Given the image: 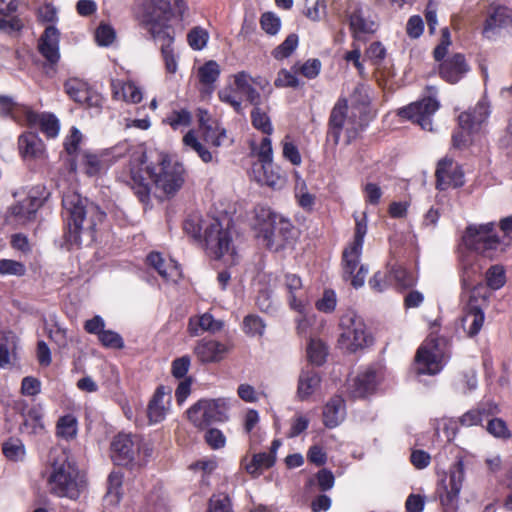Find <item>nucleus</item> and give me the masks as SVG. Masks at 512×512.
I'll use <instances>...</instances> for the list:
<instances>
[{"label": "nucleus", "mask_w": 512, "mask_h": 512, "mask_svg": "<svg viewBox=\"0 0 512 512\" xmlns=\"http://www.w3.org/2000/svg\"><path fill=\"white\" fill-rule=\"evenodd\" d=\"M143 162L137 159L129 164L128 179L125 182L134 190L142 203L150 200V186L145 175L160 189L164 195H174L184 183V168L182 164L172 163L166 156H161L153 166L142 168Z\"/></svg>", "instance_id": "f257e3e1"}, {"label": "nucleus", "mask_w": 512, "mask_h": 512, "mask_svg": "<svg viewBox=\"0 0 512 512\" xmlns=\"http://www.w3.org/2000/svg\"><path fill=\"white\" fill-rule=\"evenodd\" d=\"M62 205L67 224L64 234L66 244L80 247L83 243L94 242L96 227L104 221L105 212L76 192L64 195Z\"/></svg>", "instance_id": "f03ea898"}, {"label": "nucleus", "mask_w": 512, "mask_h": 512, "mask_svg": "<svg viewBox=\"0 0 512 512\" xmlns=\"http://www.w3.org/2000/svg\"><path fill=\"white\" fill-rule=\"evenodd\" d=\"M51 471L47 479L51 494L58 497L78 498L82 487L79 470L73 458L66 450H54L50 453Z\"/></svg>", "instance_id": "7ed1b4c3"}, {"label": "nucleus", "mask_w": 512, "mask_h": 512, "mask_svg": "<svg viewBox=\"0 0 512 512\" xmlns=\"http://www.w3.org/2000/svg\"><path fill=\"white\" fill-rule=\"evenodd\" d=\"M255 230L263 245L275 251L283 248L295 234V228L289 219L262 205L255 208Z\"/></svg>", "instance_id": "20e7f679"}, {"label": "nucleus", "mask_w": 512, "mask_h": 512, "mask_svg": "<svg viewBox=\"0 0 512 512\" xmlns=\"http://www.w3.org/2000/svg\"><path fill=\"white\" fill-rule=\"evenodd\" d=\"M463 245L484 258L493 260L498 252L503 253L509 243L504 244L496 232L494 222L469 224L462 235Z\"/></svg>", "instance_id": "39448f33"}, {"label": "nucleus", "mask_w": 512, "mask_h": 512, "mask_svg": "<svg viewBox=\"0 0 512 512\" xmlns=\"http://www.w3.org/2000/svg\"><path fill=\"white\" fill-rule=\"evenodd\" d=\"M340 327L342 332L339 343L349 352H356L372 342L362 318L353 311H348L341 317Z\"/></svg>", "instance_id": "423d86ee"}, {"label": "nucleus", "mask_w": 512, "mask_h": 512, "mask_svg": "<svg viewBox=\"0 0 512 512\" xmlns=\"http://www.w3.org/2000/svg\"><path fill=\"white\" fill-rule=\"evenodd\" d=\"M464 477V463L460 458L450 467L448 477L442 479L436 489L444 512L456 511Z\"/></svg>", "instance_id": "0eeeda50"}, {"label": "nucleus", "mask_w": 512, "mask_h": 512, "mask_svg": "<svg viewBox=\"0 0 512 512\" xmlns=\"http://www.w3.org/2000/svg\"><path fill=\"white\" fill-rule=\"evenodd\" d=\"M187 416L190 422L199 429H205L215 422L227 419L226 404L223 399H201L192 405Z\"/></svg>", "instance_id": "6e6552de"}, {"label": "nucleus", "mask_w": 512, "mask_h": 512, "mask_svg": "<svg viewBox=\"0 0 512 512\" xmlns=\"http://www.w3.org/2000/svg\"><path fill=\"white\" fill-rule=\"evenodd\" d=\"M483 290L484 287L482 285H477L472 289L468 303L464 309V315L461 319L462 328L469 337L476 336L484 323V312L479 304V300H481L482 303H486L488 295L486 291L482 293Z\"/></svg>", "instance_id": "1a4fd4ad"}, {"label": "nucleus", "mask_w": 512, "mask_h": 512, "mask_svg": "<svg viewBox=\"0 0 512 512\" xmlns=\"http://www.w3.org/2000/svg\"><path fill=\"white\" fill-rule=\"evenodd\" d=\"M204 241L207 253L211 257L220 259L225 254L230 253V256L233 258L235 251L234 249H230V233L227 229L222 227L218 219H213L212 222L205 227Z\"/></svg>", "instance_id": "9d476101"}, {"label": "nucleus", "mask_w": 512, "mask_h": 512, "mask_svg": "<svg viewBox=\"0 0 512 512\" xmlns=\"http://www.w3.org/2000/svg\"><path fill=\"white\" fill-rule=\"evenodd\" d=\"M439 103L432 97H425L400 108L398 115L417 123L423 130L432 131V115L438 110Z\"/></svg>", "instance_id": "9b49d317"}, {"label": "nucleus", "mask_w": 512, "mask_h": 512, "mask_svg": "<svg viewBox=\"0 0 512 512\" xmlns=\"http://www.w3.org/2000/svg\"><path fill=\"white\" fill-rule=\"evenodd\" d=\"M348 103L346 99H339L331 110L329 121H328V139H332L333 143L337 145L339 143L340 135L342 130L345 128L348 133V141L354 138L357 134V128L351 119L347 116Z\"/></svg>", "instance_id": "f8f14e48"}, {"label": "nucleus", "mask_w": 512, "mask_h": 512, "mask_svg": "<svg viewBox=\"0 0 512 512\" xmlns=\"http://www.w3.org/2000/svg\"><path fill=\"white\" fill-rule=\"evenodd\" d=\"M441 369V356L436 340L431 339L418 348L414 359V370L418 375H435Z\"/></svg>", "instance_id": "ddd939ff"}, {"label": "nucleus", "mask_w": 512, "mask_h": 512, "mask_svg": "<svg viewBox=\"0 0 512 512\" xmlns=\"http://www.w3.org/2000/svg\"><path fill=\"white\" fill-rule=\"evenodd\" d=\"M140 449V440L136 435L119 433L111 443V457L116 465L131 464Z\"/></svg>", "instance_id": "4468645a"}, {"label": "nucleus", "mask_w": 512, "mask_h": 512, "mask_svg": "<svg viewBox=\"0 0 512 512\" xmlns=\"http://www.w3.org/2000/svg\"><path fill=\"white\" fill-rule=\"evenodd\" d=\"M173 17L174 12L169 0H150L144 13V21L150 25V32L153 27L156 31H168L167 23Z\"/></svg>", "instance_id": "2eb2a0df"}, {"label": "nucleus", "mask_w": 512, "mask_h": 512, "mask_svg": "<svg viewBox=\"0 0 512 512\" xmlns=\"http://www.w3.org/2000/svg\"><path fill=\"white\" fill-rule=\"evenodd\" d=\"M435 176L438 190H446L449 186L459 188L464 185L463 171L449 158H443L438 162Z\"/></svg>", "instance_id": "dca6fc26"}, {"label": "nucleus", "mask_w": 512, "mask_h": 512, "mask_svg": "<svg viewBox=\"0 0 512 512\" xmlns=\"http://www.w3.org/2000/svg\"><path fill=\"white\" fill-rule=\"evenodd\" d=\"M469 70L463 54L456 53L439 64V75L448 83H457Z\"/></svg>", "instance_id": "f3484780"}, {"label": "nucleus", "mask_w": 512, "mask_h": 512, "mask_svg": "<svg viewBox=\"0 0 512 512\" xmlns=\"http://www.w3.org/2000/svg\"><path fill=\"white\" fill-rule=\"evenodd\" d=\"M228 352V347L216 340L203 338L194 347V354L202 363L220 362Z\"/></svg>", "instance_id": "a211bd4d"}, {"label": "nucleus", "mask_w": 512, "mask_h": 512, "mask_svg": "<svg viewBox=\"0 0 512 512\" xmlns=\"http://www.w3.org/2000/svg\"><path fill=\"white\" fill-rule=\"evenodd\" d=\"M59 31L54 26H48L41 35L38 44L40 54L53 66L60 58Z\"/></svg>", "instance_id": "6ab92c4d"}, {"label": "nucleus", "mask_w": 512, "mask_h": 512, "mask_svg": "<svg viewBox=\"0 0 512 512\" xmlns=\"http://www.w3.org/2000/svg\"><path fill=\"white\" fill-rule=\"evenodd\" d=\"M0 113L18 122H26L28 125L34 124L38 118V114L29 107L15 103L8 96H0Z\"/></svg>", "instance_id": "aec40b11"}, {"label": "nucleus", "mask_w": 512, "mask_h": 512, "mask_svg": "<svg viewBox=\"0 0 512 512\" xmlns=\"http://www.w3.org/2000/svg\"><path fill=\"white\" fill-rule=\"evenodd\" d=\"M42 205V200L36 196H28L10 208V215L17 224L24 225L33 221L36 212Z\"/></svg>", "instance_id": "412c9836"}, {"label": "nucleus", "mask_w": 512, "mask_h": 512, "mask_svg": "<svg viewBox=\"0 0 512 512\" xmlns=\"http://www.w3.org/2000/svg\"><path fill=\"white\" fill-rule=\"evenodd\" d=\"M376 373L373 370H367L358 374L348 384L349 395L356 398H364L375 391Z\"/></svg>", "instance_id": "4be33fe9"}, {"label": "nucleus", "mask_w": 512, "mask_h": 512, "mask_svg": "<svg viewBox=\"0 0 512 512\" xmlns=\"http://www.w3.org/2000/svg\"><path fill=\"white\" fill-rule=\"evenodd\" d=\"M492 12L485 21L483 34L490 37L496 28L512 26V10L506 6L491 5Z\"/></svg>", "instance_id": "5701e85b"}, {"label": "nucleus", "mask_w": 512, "mask_h": 512, "mask_svg": "<svg viewBox=\"0 0 512 512\" xmlns=\"http://www.w3.org/2000/svg\"><path fill=\"white\" fill-rule=\"evenodd\" d=\"M112 96L116 100L130 103H139L142 100L141 90L133 82H122L118 79L111 81Z\"/></svg>", "instance_id": "b1692460"}, {"label": "nucleus", "mask_w": 512, "mask_h": 512, "mask_svg": "<svg viewBox=\"0 0 512 512\" xmlns=\"http://www.w3.org/2000/svg\"><path fill=\"white\" fill-rule=\"evenodd\" d=\"M151 35L154 39H158L162 42L161 53L167 72L175 73L177 70V62L172 48L173 36L170 35L169 31H156L155 27L151 29Z\"/></svg>", "instance_id": "393cba45"}, {"label": "nucleus", "mask_w": 512, "mask_h": 512, "mask_svg": "<svg viewBox=\"0 0 512 512\" xmlns=\"http://www.w3.org/2000/svg\"><path fill=\"white\" fill-rule=\"evenodd\" d=\"M20 154L24 158H40L44 154V144L34 132H26L18 139Z\"/></svg>", "instance_id": "a878e982"}, {"label": "nucleus", "mask_w": 512, "mask_h": 512, "mask_svg": "<svg viewBox=\"0 0 512 512\" xmlns=\"http://www.w3.org/2000/svg\"><path fill=\"white\" fill-rule=\"evenodd\" d=\"M224 327V322L216 320L210 313H204L203 315L190 318L188 324V331L191 336H198L199 329L210 333H217Z\"/></svg>", "instance_id": "bb28decb"}, {"label": "nucleus", "mask_w": 512, "mask_h": 512, "mask_svg": "<svg viewBox=\"0 0 512 512\" xmlns=\"http://www.w3.org/2000/svg\"><path fill=\"white\" fill-rule=\"evenodd\" d=\"M344 400L341 396L332 397L324 407L323 422L328 428L336 427L343 418Z\"/></svg>", "instance_id": "cd10ccee"}, {"label": "nucleus", "mask_w": 512, "mask_h": 512, "mask_svg": "<svg viewBox=\"0 0 512 512\" xmlns=\"http://www.w3.org/2000/svg\"><path fill=\"white\" fill-rule=\"evenodd\" d=\"M320 384L318 373L312 369L302 370L298 379L297 394L301 400H306Z\"/></svg>", "instance_id": "c85d7f7f"}, {"label": "nucleus", "mask_w": 512, "mask_h": 512, "mask_svg": "<svg viewBox=\"0 0 512 512\" xmlns=\"http://www.w3.org/2000/svg\"><path fill=\"white\" fill-rule=\"evenodd\" d=\"M262 174L257 178V181L262 185H267L271 188H281L286 183V178L280 173L279 168H275L273 162H266L261 164Z\"/></svg>", "instance_id": "c756f323"}, {"label": "nucleus", "mask_w": 512, "mask_h": 512, "mask_svg": "<svg viewBox=\"0 0 512 512\" xmlns=\"http://www.w3.org/2000/svg\"><path fill=\"white\" fill-rule=\"evenodd\" d=\"M43 413L40 405L32 406L31 410L22 418L20 430L29 434H37L44 429Z\"/></svg>", "instance_id": "7c9ffc66"}, {"label": "nucleus", "mask_w": 512, "mask_h": 512, "mask_svg": "<svg viewBox=\"0 0 512 512\" xmlns=\"http://www.w3.org/2000/svg\"><path fill=\"white\" fill-rule=\"evenodd\" d=\"M123 474L119 471H112L107 479V491L104 501L109 505H117L122 498Z\"/></svg>", "instance_id": "2f4dec72"}, {"label": "nucleus", "mask_w": 512, "mask_h": 512, "mask_svg": "<svg viewBox=\"0 0 512 512\" xmlns=\"http://www.w3.org/2000/svg\"><path fill=\"white\" fill-rule=\"evenodd\" d=\"M285 286L289 293L290 307L297 312H303L304 302L298 295V292L302 290V281L300 277L295 274H287L285 276Z\"/></svg>", "instance_id": "473e14b6"}, {"label": "nucleus", "mask_w": 512, "mask_h": 512, "mask_svg": "<svg viewBox=\"0 0 512 512\" xmlns=\"http://www.w3.org/2000/svg\"><path fill=\"white\" fill-rule=\"evenodd\" d=\"M164 396V387L160 386L156 389L152 399L148 404L147 416L151 423H158L162 421L165 417L166 409L163 405Z\"/></svg>", "instance_id": "72a5a7b5"}, {"label": "nucleus", "mask_w": 512, "mask_h": 512, "mask_svg": "<svg viewBox=\"0 0 512 512\" xmlns=\"http://www.w3.org/2000/svg\"><path fill=\"white\" fill-rule=\"evenodd\" d=\"M276 456L266 452L256 453L252 456V460L246 465V471L253 477H258L263 470L269 469L275 464Z\"/></svg>", "instance_id": "f704fd0d"}, {"label": "nucleus", "mask_w": 512, "mask_h": 512, "mask_svg": "<svg viewBox=\"0 0 512 512\" xmlns=\"http://www.w3.org/2000/svg\"><path fill=\"white\" fill-rule=\"evenodd\" d=\"M362 249H355L354 246L349 245L346 247L342 254L343 263V278L348 280L354 274V271L358 267L359 258L361 256Z\"/></svg>", "instance_id": "c9c22d12"}, {"label": "nucleus", "mask_w": 512, "mask_h": 512, "mask_svg": "<svg viewBox=\"0 0 512 512\" xmlns=\"http://www.w3.org/2000/svg\"><path fill=\"white\" fill-rule=\"evenodd\" d=\"M220 66L214 60H209L198 69V77L201 84L212 86L220 76Z\"/></svg>", "instance_id": "e433bc0d"}, {"label": "nucleus", "mask_w": 512, "mask_h": 512, "mask_svg": "<svg viewBox=\"0 0 512 512\" xmlns=\"http://www.w3.org/2000/svg\"><path fill=\"white\" fill-rule=\"evenodd\" d=\"M65 91L75 102L82 103L87 99V84L77 78H71L64 84Z\"/></svg>", "instance_id": "4c0bfd02"}, {"label": "nucleus", "mask_w": 512, "mask_h": 512, "mask_svg": "<svg viewBox=\"0 0 512 512\" xmlns=\"http://www.w3.org/2000/svg\"><path fill=\"white\" fill-rule=\"evenodd\" d=\"M298 42L299 38L297 34H289L280 45L273 49L272 56L276 60H283L285 58H288L297 48Z\"/></svg>", "instance_id": "58836bf2"}, {"label": "nucleus", "mask_w": 512, "mask_h": 512, "mask_svg": "<svg viewBox=\"0 0 512 512\" xmlns=\"http://www.w3.org/2000/svg\"><path fill=\"white\" fill-rule=\"evenodd\" d=\"M147 263L152 266L161 277L168 280L172 275V270H176L177 267L175 265H166L165 260L158 252H151L147 256Z\"/></svg>", "instance_id": "ea45409f"}, {"label": "nucleus", "mask_w": 512, "mask_h": 512, "mask_svg": "<svg viewBox=\"0 0 512 512\" xmlns=\"http://www.w3.org/2000/svg\"><path fill=\"white\" fill-rule=\"evenodd\" d=\"M487 286L493 290L502 288L506 283L505 269L502 265H493L486 272Z\"/></svg>", "instance_id": "a19ab883"}, {"label": "nucleus", "mask_w": 512, "mask_h": 512, "mask_svg": "<svg viewBox=\"0 0 512 512\" xmlns=\"http://www.w3.org/2000/svg\"><path fill=\"white\" fill-rule=\"evenodd\" d=\"M309 361L316 365L321 366L327 356V347L320 340H311L307 349Z\"/></svg>", "instance_id": "79ce46f5"}, {"label": "nucleus", "mask_w": 512, "mask_h": 512, "mask_svg": "<svg viewBox=\"0 0 512 512\" xmlns=\"http://www.w3.org/2000/svg\"><path fill=\"white\" fill-rule=\"evenodd\" d=\"M292 70H294L295 73H300L301 75L308 79H314L320 73L321 62L319 59H308L303 64H301L300 62H296L292 66Z\"/></svg>", "instance_id": "37998d69"}, {"label": "nucleus", "mask_w": 512, "mask_h": 512, "mask_svg": "<svg viewBox=\"0 0 512 512\" xmlns=\"http://www.w3.org/2000/svg\"><path fill=\"white\" fill-rule=\"evenodd\" d=\"M37 123H39L41 131L46 134L47 137L53 138L57 136L59 132V122L53 114H38L37 121L34 125ZM31 126H33V124Z\"/></svg>", "instance_id": "c03bdc74"}, {"label": "nucleus", "mask_w": 512, "mask_h": 512, "mask_svg": "<svg viewBox=\"0 0 512 512\" xmlns=\"http://www.w3.org/2000/svg\"><path fill=\"white\" fill-rule=\"evenodd\" d=\"M183 143L185 146L193 149L199 157L205 162L209 163L212 161V154L207 150L197 139L193 131L187 132L183 137Z\"/></svg>", "instance_id": "a18cd8bd"}, {"label": "nucleus", "mask_w": 512, "mask_h": 512, "mask_svg": "<svg viewBox=\"0 0 512 512\" xmlns=\"http://www.w3.org/2000/svg\"><path fill=\"white\" fill-rule=\"evenodd\" d=\"M251 122L254 128L260 130L264 134L270 135L273 132V127L268 115L263 112L260 107H254L251 112Z\"/></svg>", "instance_id": "49530a36"}, {"label": "nucleus", "mask_w": 512, "mask_h": 512, "mask_svg": "<svg viewBox=\"0 0 512 512\" xmlns=\"http://www.w3.org/2000/svg\"><path fill=\"white\" fill-rule=\"evenodd\" d=\"M76 425L77 421L74 416L70 414L64 415L57 422V434L66 439L73 438L77 432Z\"/></svg>", "instance_id": "de8ad7c7"}, {"label": "nucleus", "mask_w": 512, "mask_h": 512, "mask_svg": "<svg viewBox=\"0 0 512 512\" xmlns=\"http://www.w3.org/2000/svg\"><path fill=\"white\" fill-rule=\"evenodd\" d=\"M491 414L489 409L485 407H478L466 412L461 418L460 423L464 426H473L482 424L484 418H487Z\"/></svg>", "instance_id": "09e8293b"}, {"label": "nucleus", "mask_w": 512, "mask_h": 512, "mask_svg": "<svg viewBox=\"0 0 512 512\" xmlns=\"http://www.w3.org/2000/svg\"><path fill=\"white\" fill-rule=\"evenodd\" d=\"M3 454L10 460L18 461L25 455V448L19 439H9L3 444Z\"/></svg>", "instance_id": "8fccbe9b"}, {"label": "nucleus", "mask_w": 512, "mask_h": 512, "mask_svg": "<svg viewBox=\"0 0 512 512\" xmlns=\"http://www.w3.org/2000/svg\"><path fill=\"white\" fill-rule=\"evenodd\" d=\"M208 38V32L201 27L192 28L187 35L188 43L194 50L203 49L207 44Z\"/></svg>", "instance_id": "3c124183"}, {"label": "nucleus", "mask_w": 512, "mask_h": 512, "mask_svg": "<svg viewBox=\"0 0 512 512\" xmlns=\"http://www.w3.org/2000/svg\"><path fill=\"white\" fill-rule=\"evenodd\" d=\"M206 512H233L230 498L225 494L212 495Z\"/></svg>", "instance_id": "603ef678"}, {"label": "nucleus", "mask_w": 512, "mask_h": 512, "mask_svg": "<svg viewBox=\"0 0 512 512\" xmlns=\"http://www.w3.org/2000/svg\"><path fill=\"white\" fill-rule=\"evenodd\" d=\"M98 340L106 348L122 349L124 341L120 334L112 330H103L98 336Z\"/></svg>", "instance_id": "864d4df0"}, {"label": "nucleus", "mask_w": 512, "mask_h": 512, "mask_svg": "<svg viewBox=\"0 0 512 512\" xmlns=\"http://www.w3.org/2000/svg\"><path fill=\"white\" fill-rule=\"evenodd\" d=\"M350 28L354 33H370L373 32V22L369 23L365 20L359 10L354 11L349 17Z\"/></svg>", "instance_id": "5fc2aeb1"}, {"label": "nucleus", "mask_w": 512, "mask_h": 512, "mask_svg": "<svg viewBox=\"0 0 512 512\" xmlns=\"http://www.w3.org/2000/svg\"><path fill=\"white\" fill-rule=\"evenodd\" d=\"M296 74L297 73H295L294 70L292 69L291 71L281 69L277 74V78L274 81V85L276 87L297 88L300 83Z\"/></svg>", "instance_id": "6e6d98bb"}, {"label": "nucleus", "mask_w": 512, "mask_h": 512, "mask_svg": "<svg viewBox=\"0 0 512 512\" xmlns=\"http://www.w3.org/2000/svg\"><path fill=\"white\" fill-rule=\"evenodd\" d=\"M262 29L270 35H275L280 29V19L272 12H265L260 18Z\"/></svg>", "instance_id": "4d7b16f0"}, {"label": "nucleus", "mask_w": 512, "mask_h": 512, "mask_svg": "<svg viewBox=\"0 0 512 512\" xmlns=\"http://www.w3.org/2000/svg\"><path fill=\"white\" fill-rule=\"evenodd\" d=\"M0 274L22 276L25 274V266L21 262L15 260L1 259Z\"/></svg>", "instance_id": "13d9d810"}, {"label": "nucleus", "mask_w": 512, "mask_h": 512, "mask_svg": "<svg viewBox=\"0 0 512 512\" xmlns=\"http://www.w3.org/2000/svg\"><path fill=\"white\" fill-rule=\"evenodd\" d=\"M95 38L100 46H109L115 40V31L110 25L100 24L96 30Z\"/></svg>", "instance_id": "bf43d9fd"}, {"label": "nucleus", "mask_w": 512, "mask_h": 512, "mask_svg": "<svg viewBox=\"0 0 512 512\" xmlns=\"http://www.w3.org/2000/svg\"><path fill=\"white\" fill-rule=\"evenodd\" d=\"M243 325L245 332L250 335H262L265 328L262 319L254 315L246 316Z\"/></svg>", "instance_id": "052dcab7"}, {"label": "nucleus", "mask_w": 512, "mask_h": 512, "mask_svg": "<svg viewBox=\"0 0 512 512\" xmlns=\"http://www.w3.org/2000/svg\"><path fill=\"white\" fill-rule=\"evenodd\" d=\"M191 364L190 357L185 355L176 358L172 361L171 373L177 379H182L186 376Z\"/></svg>", "instance_id": "680f3d73"}, {"label": "nucleus", "mask_w": 512, "mask_h": 512, "mask_svg": "<svg viewBox=\"0 0 512 512\" xmlns=\"http://www.w3.org/2000/svg\"><path fill=\"white\" fill-rule=\"evenodd\" d=\"M487 431L495 437L509 438L510 431L507 428L505 421L500 418L488 420Z\"/></svg>", "instance_id": "e2e57ef3"}, {"label": "nucleus", "mask_w": 512, "mask_h": 512, "mask_svg": "<svg viewBox=\"0 0 512 512\" xmlns=\"http://www.w3.org/2000/svg\"><path fill=\"white\" fill-rule=\"evenodd\" d=\"M336 307V295L333 290H325L321 299L316 302V308L325 313L334 311Z\"/></svg>", "instance_id": "0e129e2a"}, {"label": "nucleus", "mask_w": 512, "mask_h": 512, "mask_svg": "<svg viewBox=\"0 0 512 512\" xmlns=\"http://www.w3.org/2000/svg\"><path fill=\"white\" fill-rule=\"evenodd\" d=\"M205 442L212 449H219L225 446L226 438L223 433L216 428H210L206 431L204 435Z\"/></svg>", "instance_id": "69168bd1"}, {"label": "nucleus", "mask_w": 512, "mask_h": 512, "mask_svg": "<svg viewBox=\"0 0 512 512\" xmlns=\"http://www.w3.org/2000/svg\"><path fill=\"white\" fill-rule=\"evenodd\" d=\"M167 121L173 129H177L180 126H188L191 122V114L185 109L173 111L167 118Z\"/></svg>", "instance_id": "338daca9"}, {"label": "nucleus", "mask_w": 512, "mask_h": 512, "mask_svg": "<svg viewBox=\"0 0 512 512\" xmlns=\"http://www.w3.org/2000/svg\"><path fill=\"white\" fill-rule=\"evenodd\" d=\"M390 277L402 288L411 287L414 283L412 275L402 267L393 268Z\"/></svg>", "instance_id": "774afa93"}]
</instances>
